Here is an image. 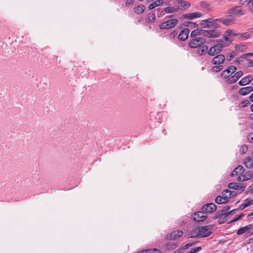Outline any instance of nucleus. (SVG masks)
Returning a JSON list of instances; mask_svg holds the SVG:
<instances>
[{"instance_id":"nucleus-1","label":"nucleus","mask_w":253,"mask_h":253,"mask_svg":"<svg viewBox=\"0 0 253 253\" xmlns=\"http://www.w3.org/2000/svg\"><path fill=\"white\" fill-rule=\"evenodd\" d=\"M217 19H213L212 18H209L202 20L201 22V25L204 28L208 27L215 29L219 27V25L217 23Z\"/></svg>"},{"instance_id":"nucleus-2","label":"nucleus","mask_w":253,"mask_h":253,"mask_svg":"<svg viewBox=\"0 0 253 253\" xmlns=\"http://www.w3.org/2000/svg\"><path fill=\"white\" fill-rule=\"evenodd\" d=\"M211 225H209L201 226L198 228V232L200 237H205L210 236L211 233Z\"/></svg>"},{"instance_id":"nucleus-3","label":"nucleus","mask_w":253,"mask_h":253,"mask_svg":"<svg viewBox=\"0 0 253 253\" xmlns=\"http://www.w3.org/2000/svg\"><path fill=\"white\" fill-rule=\"evenodd\" d=\"M178 23L176 19H172L163 22L159 25L161 29H169L175 27Z\"/></svg>"},{"instance_id":"nucleus-4","label":"nucleus","mask_w":253,"mask_h":253,"mask_svg":"<svg viewBox=\"0 0 253 253\" xmlns=\"http://www.w3.org/2000/svg\"><path fill=\"white\" fill-rule=\"evenodd\" d=\"M192 216L194 221L199 222L204 221L207 218L208 215L201 210V211L194 213Z\"/></svg>"},{"instance_id":"nucleus-5","label":"nucleus","mask_w":253,"mask_h":253,"mask_svg":"<svg viewBox=\"0 0 253 253\" xmlns=\"http://www.w3.org/2000/svg\"><path fill=\"white\" fill-rule=\"evenodd\" d=\"M206 40L202 38L198 37L191 40L189 43V46L192 48H196L204 43Z\"/></svg>"},{"instance_id":"nucleus-6","label":"nucleus","mask_w":253,"mask_h":253,"mask_svg":"<svg viewBox=\"0 0 253 253\" xmlns=\"http://www.w3.org/2000/svg\"><path fill=\"white\" fill-rule=\"evenodd\" d=\"M200 35H202L209 38L217 37L219 35V33L213 30H200Z\"/></svg>"},{"instance_id":"nucleus-7","label":"nucleus","mask_w":253,"mask_h":253,"mask_svg":"<svg viewBox=\"0 0 253 253\" xmlns=\"http://www.w3.org/2000/svg\"><path fill=\"white\" fill-rule=\"evenodd\" d=\"M216 209V206L214 203H209L202 206L201 210L204 211L206 214L208 213H211Z\"/></svg>"},{"instance_id":"nucleus-8","label":"nucleus","mask_w":253,"mask_h":253,"mask_svg":"<svg viewBox=\"0 0 253 253\" xmlns=\"http://www.w3.org/2000/svg\"><path fill=\"white\" fill-rule=\"evenodd\" d=\"M217 20L218 21L220 22V23H222L226 26L232 25L235 22L234 19L231 17V16H229V15L225 17L217 19Z\"/></svg>"},{"instance_id":"nucleus-9","label":"nucleus","mask_w":253,"mask_h":253,"mask_svg":"<svg viewBox=\"0 0 253 253\" xmlns=\"http://www.w3.org/2000/svg\"><path fill=\"white\" fill-rule=\"evenodd\" d=\"M237 68L234 66H231L229 67L226 70L223 71L221 73V77L223 79H227L232 74L235 72Z\"/></svg>"},{"instance_id":"nucleus-10","label":"nucleus","mask_w":253,"mask_h":253,"mask_svg":"<svg viewBox=\"0 0 253 253\" xmlns=\"http://www.w3.org/2000/svg\"><path fill=\"white\" fill-rule=\"evenodd\" d=\"M227 13L230 16L233 15H237L239 16L244 14V12L242 9L239 8V6H235L229 9L227 11Z\"/></svg>"},{"instance_id":"nucleus-11","label":"nucleus","mask_w":253,"mask_h":253,"mask_svg":"<svg viewBox=\"0 0 253 253\" xmlns=\"http://www.w3.org/2000/svg\"><path fill=\"white\" fill-rule=\"evenodd\" d=\"M182 235L183 232L181 230L174 231L167 235L166 239L168 240H174L181 237Z\"/></svg>"},{"instance_id":"nucleus-12","label":"nucleus","mask_w":253,"mask_h":253,"mask_svg":"<svg viewBox=\"0 0 253 253\" xmlns=\"http://www.w3.org/2000/svg\"><path fill=\"white\" fill-rule=\"evenodd\" d=\"M248 231L251 234H253V223L240 228L237 231L238 235H241L245 232Z\"/></svg>"},{"instance_id":"nucleus-13","label":"nucleus","mask_w":253,"mask_h":253,"mask_svg":"<svg viewBox=\"0 0 253 253\" xmlns=\"http://www.w3.org/2000/svg\"><path fill=\"white\" fill-rule=\"evenodd\" d=\"M243 73L242 71H238L237 72L235 73L233 76L230 77L227 80V83L230 84H234L236 82L238 79L243 76Z\"/></svg>"},{"instance_id":"nucleus-14","label":"nucleus","mask_w":253,"mask_h":253,"mask_svg":"<svg viewBox=\"0 0 253 253\" xmlns=\"http://www.w3.org/2000/svg\"><path fill=\"white\" fill-rule=\"evenodd\" d=\"M236 210H233L229 212H224V211L221 210V211H218L215 215V218H221L227 217L229 214H233L235 212Z\"/></svg>"},{"instance_id":"nucleus-15","label":"nucleus","mask_w":253,"mask_h":253,"mask_svg":"<svg viewBox=\"0 0 253 253\" xmlns=\"http://www.w3.org/2000/svg\"><path fill=\"white\" fill-rule=\"evenodd\" d=\"M228 187L230 189L235 190H240V192H242L245 190V186L243 185L240 186V184L235 182H230L228 185Z\"/></svg>"},{"instance_id":"nucleus-16","label":"nucleus","mask_w":253,"mask_h":253,"mask_svg":"<svg viewBox=\"0 0 253 253\" xmlns=\"http://www.w3.org/2000/svg\"><path fill=\"white\" fill-rule=\"evenodd\" d=\"M225 61V57L222 54H219L214 57L212 59V63L214 65H221Z\"/></svg>"},{"instance_id":"nucleus-17","label":"nucleus","mask_w":253,"mask_h":253,"mask_svg":"<svg viewBox=\"0 0 253 253\" xmlns=\"http://www.w3.org/2000/svg\"><path fill=\"white\" fill-rule=\"evenodd\" d=\"M252 176V172L251 171H248L245 174L238 176L237 180L238 181H245L249 180Z\"/></svg>"},{"instance_id":"nucleus-18","label":"nucleus","mask_w":253,"mask_h":253,"mask_svg":"<svg viewBox=\"0 0 253 253\" xmlns=\"http://www.w3.org/2000/svg\"><path fill=\"white\" fill-rule=\"evenodd\" d=\"M189 32L190 31L188 28L184 29L179 34L178 39L182 41L186 40L188 38Z\"/></svg>"},{"instance_id":"nucleus-19","label":"nucleus","mask_w":253,"mask_h":253,"mask_svg":"<svg viewBox=\"0 0 253 253\" xmlns=\"http://www.w3.org/2000/svg\"><path fill=\"white\" fill-rule=\"evenodd\" d=\"M253 80V78L251 75L242 78L239 82V84L241 86H244L249 84Z\"/></svg>"},{"instance_id":"nucleus-20","label":"nucleus","mask_w":253,"mask_h":253,"mask_svg":"<svg viewBox=\"0 0 253 253\" xmlns=\"http://www.w3.org/2000/svg\"><path fill=\"white\" fill-rule=\"evenodd\" d=\"M202 14L199 12L190 13L183 15V17L185 19H193L196 18L200 17Z\"/></svg>"},{"instance_id":"nucleus-21","label":"nucleus","mask_w":253,"mask_h":253,"mask_svg":"<svg viewBox=\"0 0 253 253\" xmlns=\"http://www.w3.org/2000/svg\"><path fill=\"white\" fill-rule=\"evenodd\" d=\"M253 91V88L252 86H247L241 88L239 91V93L242 95H246Z\"/></svg>"},{"instance_id":"nucleus-22","label":"nucleus","mask_w":253,"mask_h":253,"mask_svg":"<svg viewBox=\"0 0 253 253\" xmlns=\"http://www.w3.org/2000/svg\"><path fill=\"white\" fill-rule=\"evenodd\" d=\"M245 169L242 166H238L231 173V176L237 175L243 173Z\"/></svg>"},{"instance_id":"nucleus-23","label":"nucleus","mask_w":253,"mask_h":253,"mask_svg":"<svg viewBox=\"0 0 253 253\" xmlns=\"http://www.w3.org/2000/svg\"><path fill=\"white\" fill-rule=\"evenodd\" d=\"M145 9V7L144 5H143L142 4H139V5H137V6H136L135 7H134V12L137 14H142V13L144 12Z\"/></svg>"},{"instance_id":"nucleus-24","label":"nucleus","mask_w":253,"mask_h":253,"mask_svg":"<svg viewBox=\"0 0 253 253\" xmlns=\"http://www.w3.org/2000/svg\"><path fill=\"white\" fill-rule=\"evenodd\" d=\"M163 3V1L162 0H156L149 5L148 8L149 10H152V9L154 8L155 7H157V6H159L160 5L162 4Z\"/></svg>"},{"instance_id":"nucleus-25","label":"nucleus","mask_w":253,"mask_h":253,"mask_svg":"<svg viewBox=\"0 0 253 253\" xmlns=\"http://www.w3.org/2000/svg\"><path fill=\"white\" fill-rule=\"evenodd\" d=\"M232 34V31L230 30H227L224 34L223 37H224V40L226 41V42H228V43L231 42V41L229 40V37Z\"/></svg>"},{"instance_id":"nucleus-26","label":"nucleus","mask_w":253,"mask_h":253,"mask_svg":"<svg viewBox=\"0 0 253 253\" xmlns=\"http://www.w3.org/2000/svg\"><path fill=\"white\" fill-rule=\"evenodd\" d=\"M198 232V228H195L194 230L190 232L188 235L189 238H199L200 235Z\"/></svg>"},{"instance_id":"nucleus-27","label":"nucleus","mask_w":253,"mask_h":253,"mask_svg":"<svg viewBox=\"0 0 253 253\" xmlns=\"http://www.w3.org/2000/svg\"><path fill=\"white\" fill-rule=\"evenodd\" d=\"M230 190L228 189H226L223 191L222 192V196L224 198V199L226 200L227 202L228 201V199L230 198V196L229 195Z\"/></svg>"},{"instance_id":"nucleus-28","label":"nucleus","mask_w":253,"mask_h":253,"mask_svg":"<svg viewBox=\"0 0 253 253\" xmlns=\"http://www.w3.org/2000/svg\"><path fill=\"white\" fill-rule=\"evenodd\" d=\"M253 201H251L248 199H247L240 206V209L241 210H242L246 208V207L250 206Z\"/></svg>"},{"instance_id":"nucleus-29","label":"nucleus","mask_w":253,"mask_h":253,"mask_svg":"<svg viewBox=\"0 0 253 253\" xmlns=\"http://www.w3.org/2000/svg\"><path fill=\"white\" fill-rule=\"evenodd\" d=\"M238 39L241 40H245L249 38L250 36V34L247 32L242 33V34H238Z\"/></svg>"},{"instance_id":"nucleus-30","label":"nucleus","mask_w":253,"mask_h":253,"mask_svg":"<svg viewBox=\"0 0 253 253\" xmlns=\"http://www.w3.org/2000/svg\"><path fill=\"white\" fill-rule=\"evenodd\" d=\"M215 202L217 204H222L227 203L222 196H217L215 200Z\"/></svg>"},{"instance_id":"nucleus-31","label":"nucleus","mask_w":253,"mask_h":253,"mask_svg":"<svg viewBox=\"0 0 253 253\" xmlns=\"http://www.w3.org/2000/svg\"><path fill=\"white\" fill-rule=\"evenodd\" d=\"M208 48L207 45H203L198 49L197 52L199 54L202 55L206 53L208 50Z\"/></svg>"},{"instance_id":"nucleus-32","label":"nucleus","mask_w":253,"mask_h":253,"mask_svg":"<svg viewBox=\"0 0 253 253\" xmlns=\"http://www.w3.org/2000/svg\"><path fill=\"white\" fill-rule=\"evenodd\" d=\"M176 1L178 2V3H180L182 7H185V8H188L190 4L188 2L183 1V0H176Z\"/></svg>"},{"instance_id":"nucleus-33","label":"nucleus","mask_w":253,"mask_h":253,"mask_svg":"<svg viewBox=\"0 0 253 253\" xmlns=\"http://www.w3.org/2000/svg\"><path fill=\"white\" fill-rule=\"evenodd\" d=\"M164 11L168 13H171L177 11V9L173 7L168 6L165 8Z\"/></svg>"},{"instance_id":"nucleus-34","label":"nucleus","mask_w":253,"mask_h":253,"mask_svg":"<svg viewBox=\"0 0 253 253\" xmlns=\"http://www.w3.org/2000/svg\"><path fill=\"white\" fill-rule=\"evenodd\" d=\"M223 69V66L222 65H218V66H213L211 68V71L213 72H218L222 70Z\"/></svg>"},{"instance_id":"nucleus-35","label":"nucleus","mask_w":253,"mask_h":253,"mask_svg":"<svg viewBox=\"0 0 253 253\" xmlns=\"http://www.w3.org/2000/svg\"><path fill=\"white\" fill-rule=\"evenodd\" d=\"M248 146L246 144H244L241 146L240 149V152L241 154H245L248 151Z\"/></svg>"},{"instance_id":"nucleus-36","label":"nucleus","mask_w":253,"mask_h":253,"mask_svg":"<svg viewBox=\"0 0 253 253\" xmlns=\"http://www.w3.org/2000/svg\"><path fill=\"white\" fill-rule=\"evenodd\" d=\"M208 53L211 56H214L215 54H217L218 53L215 49V47L213 46H211L209 51H208Z\"/></svg>"},{"instance_id":"nucleus-37","label":"nucleus","mask_w":253,"mask_h":253,"mask_svg":"<svg viewBox=\"0 0 253 253\" xmlns=\"http://www.w3.org/2000/svg\"><path fill=\"white\" fill-rule=\"evenodd\" d=\"M200 5L202 7L206 8V9H209L210 6V5L208 3H207L204 1H202L201 2Z\"/></svg>"},{"instance_id":"nucleus-38","label":"nucleus","mask_w":253,"mask_h":253,"mask_svg":"<svg viewBox=\"0 0 253 253\" xmlns=\"http://www.w3.org/2000/svg\"><path fill=\"white\" fill-rule=\"evenodd\" d=\"M155 20V15L154 13H150L148 15V20L149 22H154Z\"/></svg>"},{"instance_id":"nucleus-39","label":"nucleus","mask_w":253,"mask_h":253,"mask_svg":"<svg viewBox=\"0 0 253 253\" xmlns=\"http://www.w3.org/2000/svg\"><path fill=\"white\" fill-rule=\"evenodd\" d=\"M216 52L219 53L222 49V46L218 43L213 45Z\"/></svg>"},{"instance_id":"nucleus-40","label":"nucleus","mask_w":253,"mask_h":253,"mask_svg":"<svg viewBox=\"0 0 253 253\" xmlns=\"http://www.w3.org/2000/svg\"><path fill=\"white\" fill-rule=\"evenodd\" d=\"M247 139L251 143H253V133L251 132L247 135Z\"/></svg>"},{"instance_id":"nucleus-41","label":"nucleus","mask_w":253,"mask_h":253,"mask_svg":"<svg viewBox=\"0 0 253 253\" xmlns=\"http://www.w3.org/2000/svg\"><path fill=\"white\" fill-rule=\"evenodd\" d=\"M200 30H194L192 31L191 33V37L192 38L195 37L197 35H200Z\"/></svg>"},{"instance_id":"nucleus-42","label":"nucleus","mask_w":253,"mask_h":253,"mask_svg":"<svg viewBox=\"0 0 253 253\" xmlns=\"http://www.w3.org/2000/svg\"><path fill=\"white\" fill-rule=\"evenodd\" d=\"M230 43H228V42H226V41L221 40L220 41V42L218 43L219 44H220V45L222 46V48L225 47L227 46Z\"/></svg>"},{"instance_id":"nucleus-43","label":"nucleus","mask_w":253,"mask_h":253,"mask_svg":"<svg viewBox=\"0 0 253 253\" xmlns=\"http://www.w3.org/2000/svg\"><path fill=\"white\" fill-rule=\"evenodd\" d=\"M147 253H161V252L156 249L147 250Z\"/></svg>"},{"instance_id":"nucleus-44","label":"nucleus","mask_w":253,"mask_h":253,"mask_svg":"<svg viewBox=\"0 0 253 253\" xmlns=\"http://www.w3.org/2000/svg\"><path fill=\"white\" fill-rule=\"evenodd\" d=\"M134 1L135 0H126L125 3L126 6L128 7L130 5L133 4Z\"/></svg>"},{"instance_id":"nucleus-45","label":"nucleus","mask_w":253,"mask_h":253,"mask_svg":"<svg viewBox=\"0 0 253 253\" xmlns=\"http://www.w3.org/2000/svg\"><path fill=\"white\" fill-rule=\"evenodd\" d=\"M202 249L201 247H198L196 248L195 249H193L190 251V253H196L199 251H200Z\"/></svg>"},{"instance_id":"nucleus-46","label":"nucleus","mask_w":253,"mask_h":253,"mask_svg":"<svg viewBox=\"0 0 253 253\" xmlns=\"http://www.w3.org/2000/svg\"><path fill=\"white\" fill-rule=\"evenodd\" d=\"M248 4H251L249 7V9L252 12H253V0H250L248 1Z\"/></svg>"},{"instance_id":"nucleus-47","label":"nucleus","mask_w":253,"mask_h":253,"mask_svg":"<svg viewBox=\"0 0 253 253\" xmlns=\"http://www.w3.org/2000/svg\"><path fill=\"white\" fill-rule=\"evenodd\" d=\"M243 214L241 213L240 215H238L236 218H235L234 219L232 220V222H235L237 220H238L240 218H241L242 216H243Z\"/></svg>"},{"instance_id":"nucleus-48","label":"nucleus","mask_w":253,"mask_h":253,"mask_svg":"<svg viewBox=\"0 0 253 253\" xmlns=\"http://www.w3.org/2000/svg\"><path fill=\"white\" fill-rule=\"evenodd\" d=\"M235 55L236 54L234 52H231L228 58V60H231Z\"/></svg>"},{"instance_id":"nucleus-49","label":"nucleus","mask_w":253,"mask_h":253,"mask_svg":"<svg viewBox=\"0 0 253 253\" xmlns=\"http://www.w3.org/2000/svg\"><path fill=\"white\" fill-rule=\"evenodd\" d=\"M192 245V244H191V243L187 244L186 245L184 246L181 249H180V250H186L189 247H190Z\"/></svg>"},{"instance_id":"nucleus-50","label":"nucleus","mask_w":253,"mask_h":253,"mask_svg":"<svg viewBox=\"0 0 253 253\" xmlns=\"http://www.w3.org/2000/svg\"><path fill=\"white\" fill-rule=\"evenodd\" d=\"M176 35H177V33L176 32V31H173L171 32V33L169 35V36L171 38H174L176 36Z\"/></svg>"},{"instance_id":"nucleus-51","label":"nucleus","mask_w":253,"mask_h":253,"mask_svg":"<svg viewBox=\"0 0 253 253\" xmlns=\"http://www.w3.org/2000/svg\"><path fill=\"white\" fill-rule=\"evenodd\" d=\"M229 195L230 196V198H233L237 195V193L235 191H230Z\"/></svg>"},{"instance_id":"nucleus-52","label":"nucleus","mask_w":253,"mask_h":253,"mask_svg":"<svg viewBox=\"0 0 253 253\" xmlns=\"http://www.w3.org/2000/svg\"><path fill=\"white\" fill-rule=\"evenodd\" d=\"M242 104H244L243 106L245 107L250 104V102L249 100H246L243 101L242 102Z\"/></svg>"},{"instance_id":"nucleus-53","label":"nucleus","mask_w":253,"mask_h":253,"mask_svg":"<svg viewBox=\"0 0 253 253\" xmlns=\"http://www.w3.org/2000/svg\"><path fill=\"white\" fill-rule=\"evenodd\" d=\"M249 0H240V4L243 5L245 4V3L247 2Z\"/></svg>"},{"instance_id":"nucleus-54","label":"nucleus","mask_w":253,"mask_h":253,"mask_svg":"<svg viewBox=\"0 0 253 253\" xmlns=\"http://www.w3.org/2000/svg\"><path fill=\"white\" fill-rule=\"evenodd\" d=\"M230 209V207L229 206H226L222 210L224 211V212H227V211Z\"/></svg>"},{"instance_id":"nucleus-55","label":"nucleus","mask_w":253,"mask_h":253,"mask_svg":"<svg viewBox=\"0 0 253 253\" xmlns=\"http://www.w3.org/2000/svg\"><path fill=\"white\" fill-rule=\"evenodd\" d=\"M248 65L250 67H253V61L250 60L248 63Z\"/></svg>"},{"instance_id":"nucleus-56","label":"nucleus","mask_w":253,"mask_h":253,"mask_svg":"<svg viewBox=\"0 0 253 253\" xmlns=\"http://www.w3.org/2000/svg\"><path fill=\"white\" fill-rule=\"evenodd\" d=\"M249 99L251 101L253 102V93L250 95Z\"/></svg>"},{"instance_id":"nucleus-57","label":"nucleus","mask_w":253,"mask_h":253,"mask_svg":"<svg viewBox=\"0 0 253 253\" xmlns=\"http://www.w3.org/2000/svg\"><path fill=\"white\" fill-rule=\"evenodd\" d=\"M249 119L253 121V114H251L249 116Z\"/></svg>"},{"instance_id":"nucleus-58","label":"nucleus","mask_w":253,"mask_h":253,"mask_svg":"<svg viewBox=\"0 0 253 253\" xmlns=\"http://www.w3.org/2000/svg\"><path fill=\"white\" fill-rule=\"evenodd\" d=\"M247 55H246V54H243L241 56V58H244V59H245L246 58V57H247Z\"/></svg>"},{"instance_id":"nucleus-59","label":"nucleus","mask_w":253,"mask_h":253,"mask_svg":"<svg viewBox=\"0 0 253 253\" xmlns=\"http://www.w3.org/2000/svg\"><path fill=\"white\" fill-rule=\"evenodd\" d=\"M180 249L175 251V253H181Z\"/></svg>"},{"instance_id":"nucleus-60","label":"nucleus","mask_w":253,"mask_h":253,"mask_svg":"<svg viewBox=\"0 0 253 253\" xmlns=\"http://www.w3.org/2000/svg\"><path fill=\"white\" fill-rule=\"evenodd\" d=\"M138 253H147V250H144L142 251H141Z\"/></svg>"},{"instance_id":"nucleus-61","label":"nucleus","mask_w":253,"mask_h":253,"mask_svg":"<svg viewBox=\"0 0 253 253\" xmlns=\"http://www.w3.org/2000/svg\"><path fill=\"white\" fill-rule=\"evenodd\" d=\"M246 55H247L248 56H253V53H246Z\"/></svg>"},{"instance_id":"nucleus-62","label":"nucleus","mask_w":253,"mask_h":253,"mask_svg":"<svg viewBox=\"0 0 253 253\" xmlns=\"http://www.w3.org/2000/svg\"><path fill=\"white\" fill-rule=\"evenodd\" d=\"M253 215V211L252 212H251L249 214H248V216H251Z\"/></svg>"},{"instance_id":"nucleus-63","label":"nucleus","mask_w":253,"mask_h":253,"mask_svg":"<svg viewBox=\"0 0 253 253\" xmlns=\"http://www.w3.org/2000/svg\"><path fill=\"white\" fill-rule=\"evenodd\" d=\"M231 35L234 36H238V34H235L232 32V34H231Z\"/></svg>"},{"instance_id":"nucleus-64","label":"nucleus","mask_w":253,"mask_h":253,"mask_svg":"<svg viewBox=\"0 0 253 253\" xmlns=\"http://www.w3.org/2000/svg\"><path fill=\"white\" fill-rule=\"evenodd\" d=\"M251 110L253 112V104L251 106Z\"/></svg>"}]
</instances>
